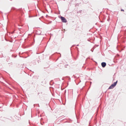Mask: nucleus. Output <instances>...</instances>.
Instances as JSON below:
<instances>
[{
	"label": "nucleus",
	"instance_id": "nucleus-1",
	"mask_svg": "<svg viewBox=\"0 0 126 126\" xmlns=\"http://www.w3.org/2000/svg\"><path fill=\"white\" fill-rule=\"evenodd\" d=\"M117 81L114 82L113 84H112L109 87V89H113L116 85L117 83Z\"/></svg>",
	"mask_w": 126,
	"mask_h": 126
},
{
	"label": "nucleus",
	"instance_id": "nucleus-2",
	"mask_svg": "<svg viewBox=\"0 0 126 126\" xmlns=\"http://www.w3.org/2000/svg\"><path fill=\"white\" fill-rule=\"evenodd\" d=\"M61 19L62 21L63 22L66 23L67 22L66 19L64 17L61 16Z\"/></svg>",
	"mask_w": 126,
	"mask_h": 126
},
{
	"label": "nucleus",
	"instance_id": "nucleus-3",
	"mask_svg": "<svg viewBox=\"0 0 126 126\" xmlns=\"http://www.w3.org/2000/svg\"><path fill=\"white\" fill-rule=\"evenodd\" d=\"M106 65V63L105 62H102L101 63V65L103 67H105Z\"/></svg>",
	"mask_w": 126,
	"mask_h": 126
},
{
	"label": "nucleus",
	"instance_id": "nucleus-4",
	"mask_svg": "<svg viewBox=\"0 0 126 126\" xmlns=\"http://www.w3.org/2000/svg\"><path fill=\"white\" fill-rule=\"evenodd\" d=\"M121 11H124V10H123V9H121Z\"/></svg>",
	"mask_w": 126,
	"mask_h": 126
},
{
	"label": "nucleus",
	"instance_id": "nucleus-5",
	"mask_svg": "<svg viewBox=\"0 0 126 126\" xmlns=\"http://www.w3.org/2000/svg\"><path fill=\"white\" fill-rule=\"evenodd\" d=\"M94 50V49L93 50H92V49H91V50L92 51V52H93V50Z\"/></svg>",
	"mask_w": 126,
	"mask_h": 126
},
{
	"label": "nucleus",
	"instance_id": "nucleus-6",
	"mask_svg": "<svg viewBox=\"0 0 126 126\" xmlns=\"http://www.w3.org/2000/svg\"><path fill=\"white\" fill-rule=\"evenodd\" d=\"M78 46V45H77L76 46Z\"/></svg>",
	"mask_w": 126,
	"mask_h": 126
},
{
	"label": "nucleus",
	"instance_id": "nucleus-7",
	"mask_svg": "<svg viewBox=\"0 0 126 126\" xmlns=\"http://www.w3.org/2000/svg\"><path fill=\"white\" fill-rule=\"evenodd\" d=\"M73 46H72L71 47H73Z\"/></svg>",
	"mask_w": 126,
	"mask_h": 126
}]
</instances>
